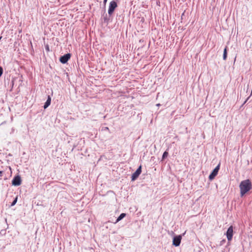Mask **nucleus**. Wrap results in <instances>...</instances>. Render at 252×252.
<instances>
[{
  "instance_id": "obj_11",
  "label": "nucleus",
  "mask_w": 252,
  "mask_h": 252,
  "mask_svg": "<svg viewBox=\"0 0 252 252\" xmlns=\"http://www.w3.org/2000/svg\"><path fill=\"white\" fill-rule=\"evenodd\" d=\"M227 58V47H226L223 51V59L224 60H225Z\"/></svg>"
},
{
  "instance_id": "obj_2",
  "label": "nucleus",
  "mask_w": 252,
  "mask_h": 252,
  "mask_svg": "<svg viewBox=\"0 0 252 252\" xmlns=\"http://www.w3.org/2000/svg\"><path fill=\"white\" fill-rule=\"evenodd\" d=\"M117 3L116 1H111L109 3V8L108 10V14L111 16L114 12L115 8L117 7Z\"/></svg>"
},
{
  "instance_id": "obj_4",
  "label": "nucleus",
  "mask_w": 252,
  "mask_h": 252,
  "mask_svg": "<svg viewBox=\"0 0 252 252\" xmlns=\"http://www.w3.org/2000/svg\"><path fill=\"white\" fill-rule=\"evenodd\" d=\"M21 177L19 175H16L13 178L12 184L15 186H19L21 184Z\"/></svg>"
},
{
  "instance_id": "obj_17",
  "label": "nucleus",
  "mask_w": 252,
  "mask_h": 252,
  "mask_svg": "<svg viewBox=\"0 0 252 252\" xmlns=\"http://www.w3.org/2000/svg\"><path fill=\"white\" fill-rule=\"evenodd\" d=\"M107 1V0H104L103 2H104V4L105 5L106 4V3Z\"/></svg>"
},
{
  "instance_id": "obj_12",
  "label": "nucleus",
  "mask_w": 252,
  "mask_h": 252,
  "mask_svg": "<svg viewBox=\"0 0 252 252\" xmlns=\"http://www.w3.org/2000/svg\"><path fill=\"white\" fill-rule=\"evenodd\" d=\"M168 153L167 151H165L162 155V159L165 158L168 156Z\"/></svg>"
},
{
  "instance_id": "obj_18",
  "label": "nucleus",
  "mask_w": 252,
  "mask_h": 252,
  "mask_svg": "<svg viewBox=\"0 0 252 252\" xmlns=\"http://www.w3.org/2000/svg\"><path fill=\"white\" fill-rule=\"evenodd\" d=\"M2 174V171H0V177L1 176Z\"/></svg>"
},
{
  "instance_id": "obj_14",
  "label": "nucleus",
  "mask_w": 252,
  "mask_h": 252,
  "mask_svg": "<svg viewBox=\"0 0 252 252\" xmlns=\"http://www.w3.org/2000/svg\"><path fill=\"white\" fill-rule=\"evenodd\" d=\"M3 73V68L2 67L0 66V77L2 75Z\"/></svg>"
},
{
  "instance_id": "obj_5",
  "label": "nucleus",
  "mask_w": 252,
  "mask_h": 252,
  "mask_svg": "<svg viewBox=\"0 0 252 252\" xmlns=\"http://www.w3.org/2000/svg\"><path fill=\"white\" fill-rule=\"evenodd\" d=\"M181 235H177L174 237L173 239V245L175 246V247L179 246L181 244Z\"/></svg>"
},
{
  "instance_id": "obj_15",
  "label": "nucleus",
  "mask_w": 252,
  "mask_h": 252,
  "mask_svg": "<svg viewBox=\"0 0 252 252\" xmlns=\"http://www.w3.org/2000/svg\"><path fill=\"white\" fill-rule=\"evenodd\" d=\"M108 20H109L107 18V15H106V17H104V22L108 23Z\"/></svg>"
},
{
  "instance_id": "obj_22",
  "label": "nucleus",
  "mask_w": 252,
  "mask_h": 252,
  "mask_svg": "<svg viewBox=\"0 0 252 252\" xmlns=\"http://www.w3.org/2000/svg\"><path fill=\"white\" fill-rule=\"evenodd\" d=\"M1 38H2V37H1V36H0V40H1Z\"/></svg>"
},
{
  "instance_id": "obj_7",
  "label": "nucleus",
  "mask_w": 252,
  "mask_h": 252,
  "mask_svg": "<svg viewBox=\"0 0 252 252\" xmlns=\"http://www.w3.org/2000/svg\"><path fill=\"white\" fill-rule=\"evenodd\" d=\"M142 172L141 170V165H140L136 170L135 172H134L131 176V181H135L140 175Z\"/></svg>"
},
{
  "instance_id": "obj_16",
  "label": "nucleus",
  "mask_w": 252,
  "mask_h": 252,
  "mask_svg": "<svg viewBox=\"0 0 252 252\" xmlns=\"http://www.w3.org/2000/svg\"><path fill=\"white\" fill-rule=\"evenodd\" d=\"M45 49L47 51H49L50 49H49V46L48 45H47L46 46H45Z\"/></svg>"
},
{
  "instance_id": "obj_9",
  "label": "nucleus",
  "mask_w": 252,
  "mask_h": 252,
  "mask_svg": "<svg viewBox=\"0 0 252 252\" xmlns=\"http://www.w3.org/2000/svg\"><path fill=\"white\" fill-rule=\"evenodd\" d=\"M51 101V98L50 96V95H48V98H47L46 101L45 102V103H44V105L43 106L44 109L47 108L50 105Z\"/></svg>"
},
{
  "instance_id": "obj_19",
  "label": "nucleus",
  "mask_w": 252,
  "mask_h": 252,
  "mask_svg": "<svg viewBox=\"0 0 252 252\" xmlns=\"http://www.w3.org/2000/svg\"><path fill=\"white\" fill-rule=\"evenodd\" d=\"M249 97H250V96H249V97L247 99V100H246V101H245L244 103H245L247 102V101L248 100V99L249 98Z\"/></svg>"
},
{
  "instance_id": "obj_20",
  "label": "nucleus",
  "mask_w": 252,
  "mask_h": 252,
  "mask_svg": "<svg viewBox=\"0 0 252 252\" xmlns=\"http://www.w3.org/2000/svg\"><path fill=\"white\" fill-rule=\"evenodd\" d=\"M105 129L108 130V129H109V128H108V127H105Z\"/></svg>"
},
{
  "instance_id": "obj_3",
  "label": "nucleus",
  "mask_w": 252,
  "mask_h": 252,
  "mask_svg": "<svg viewBox=\"0 0 252 252\" xmlns=\"http://www.w3.org/2000/svg\"><path fill=\"white\" fill-rule=\"evenodd\" d=\"M220 167V163L214 169L211 173L209 176V178L210 180H212L215 178L218 173Z\"/></svg>"
},
{
  "instance_id": "obj_6",
  "label": "nucleus",
  "mask_w": 252,
  "mask_h": 252,
  "mask_svg": "<svg viewBox=\"0 0 252 252\" xmlns=\"http://www.w3.org/2000/svg\"><path fill=\"white\" fill-rule=\"evenodd\" d=\"M233 234V227L231 225L229 227L226 233L227 240L230 241L232 240Z\"/></svg>"
},
{
  "instance_id": "obj_8",
  "label": "nucleus",
  "mask_w": 252,
  "mask_h": 252,
  "mask_svg": "<svg viewBox=\"0 0 252 252\" xmlns=\"http://www.w3.org/2000/svg\"><path fill=\"white\" fill-rule=\"evenodd\" d=\"M70 57L71 54L70 53H67L60 57V61L62 63H66L67 62V61L70 59Z\"/></svg>"
},
{
  "instance_id": "obj_13",
  "label": "nucleus",
  "mask_w": 252,
  "mask_h": 252,
  "mask_svg": "<svg viewBox=\"0 0 252 252\" xmlns=\"http://www.w3.org/2000/svg\"><path fill=\"white\" fill-rule=\"evenodd\" d=\"M17 201V198L16 197V198H15V199L12 202V203L11 204V206H13L15 205V204L16 203Z\"/></svg>"
},
{
  "instance_id": "obj_10",
  "label": "nucleus",
  "mask_w": 252,
  "mask_h": 252,
  "mask_svg": "<svg viewBox=\"0 0 252 252\" xmlns=\"http://www.w3.org/2000/svg\"><path fill=\"white\" fill-rule=\"evenodd\" d=\"M126 214L125 213H122L117 219L115 223H116L118 222L119 221H120L121 220H122L123 218H124L126 217Z\"/></svg>"
},
{
  "instance_id": "obj_1",
  "label": "nucleus",
  "mask_w": 252,
  "mask_h": 252,
  "mask_svg": "<svg viewBox=\"0 0 252 252\" xmlns=\"http://www.w3.org/2000/svg\"><path fill=\"white\" fill-rule=\"evenodd\" d=\"M241 196H243L252 188V183L250 180L242 181L240 185Z\"/></svg>"
},
{
  "instance_id": "obj_21",
  "label": "nucleus",
  "mask_w": 252,
  "mask_h": 252,
  "mask_svg": "<svg viewBox=\"0 0 252 252\" xmlns=\"http://www.w3.org/2000/svg\"><path fill=\"white\" fill-rule=\"evenodd\" d=\"M223 242H225V240H223L221 241V243H223Z\"/></svg>"
}]
</instances>
